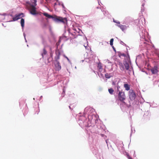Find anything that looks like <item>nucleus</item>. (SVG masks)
Returning a JSON list of instances; mask_svg holds the SVG:
<instances>
[{
	"instance_id": "f257e3e1",
	"label": "nucleus",
	"mask_w": 159,
	"mask_h": 159,
	"mask_svg": "<svg viewBox=\"0 0 159 159\" xmlns=\"http://www.w3.org/2000/svg\"><path fill=\"white\" fill-rule=\"evenodd\" d=\"M53 20L56 22H61L64 24H67V21L66 18H63L57 16H54V17L53 18Z\"/></svg>"
},
{
	"instance_id": "f03ea898",
	"label": "nucleus",
	"mask_w": 159,
	"mask_h": 159,
	"mask_svg": "<svg viewBox=\"0 0 159 159\" xmlns=\"http://www.w3.org/2000/svg\"><path fill=\"white\" fill-rule=\"evenodd\" d=\"M118 98L120 101L123 102L125 99V92L123 91H119L118 93Z\"/></svg>"
},
{
	"instance_id": "7ed1b4c3",
	"label": "nucleus",
	"mask_w": 159,
	"mask_h": 159,
	"mask_svg": "<svg viewBox=\"0 0 159 159\" xmlns=\"http://www.w3.org/2000/svg\"><path fill=\"white\" fill-rule=\"evenodd\" d=\"M129 99L131 100H134L136 98V94L134 91L133 90H130L129 92Z\"/></svg>"
},
{
	"instance_id": "20e7f679",
	"label": "nucleus",
	"mask_w": 159,
	"mask_h": 159,
	"mask_svg": "<svg viewBox=\"0 0 159 159\" xmlns=\"http://www.w3.org/2000/svg\"><path fill=\"white\" fill-rule=\"evenodd\" d=\"M34 5H31L29 7V10L30 13L32 15H35L36 14V8Z\"/></svg>"
},
{
	"instance_id": "39448f33",
	"label": "nucleus",
	"mask_w": 159,
	"mask_h": 159,
	"mask_svg": "<svg viewBox=\"0 0 159 159\" xmlns=\"http://www.w3.org/2000/svg\"><path fill=\"white\" fill-rule=\"evenodd\" d=\"M24 17L23 13H20L17 15H16L15 17L13 18V21H15Z\"/></svg>"
},
{
	"instance_id": "423d86ee",
	"label": "nucleus",
	"mask_w": 159,
	"mask_h": 159,
	"mask_svg": "<svg viewBox=\"0 0 159 159\" xmlns=\"http://www.w3.org/2000/svg\"><path fill=\"white\" fill-rule=\"evenodd\" d=\"M158 67L157 66H154L153 67L150 69L152 74H157L158 72Z\"/></svg>"
},
{
	"instance_id": "0eeeda50",
	"label": "nucleus",
	"mask_w": 159,
	"mask_h": 159,
	"mask_svg": "<svg viewBox=\"0 0 159 159\" xmlns=\"http://www.w3.org/2000/svg\"><path fill=\"white\" fill-rule=\"evenodd\" d=\"M54 64L56 70L59 71L61 70V66L59 61L56 62V63H55Z\"/></svg>"
},
{
	"instance_id": "6e6552de",
	"label": "nucleus",
	"mask_w": 159,
	"mask_h": 159,
	"mask_svg": "<svg viewBox=\"0 0 159 159\" xmlns=\"http://www.w3.org/2000/svg\"><path fill=\"white\" fill-rule=\"evenodd\" d=\"M56 56L55 57V60L56 62L59 61L58 60L60 59V53L59 51L56 52Z\"/></svg>"
},
{
	"instance_id": "1a4fd4ad",
	"label": "nucleus",
	"mask_w": 159,
	"mask_h": 159,
	"mask_svg": "<svg viewBox=\"0 0 159 159\" xmlns=\"http://www.w3.org/2000/svg\"><path fill=\"white\" fill-rule=\"evenodd\" d=\"M43 15L45 16L46 17H48V18H52L53 20V18L54 17V16H52L50 15H49L48 13H45L43 14Z\"/></svg>"
},
{
	"instance_id": "9d476101",
	"label": "nucleus",
	"mask_w": 159,
	"mask_h": 159,
	"mask_svg": "<svg viewBox=\"0 0 159 159\" xmlns=\"http://www.w3.org/2000/svg\"><path fill=\"white\" fill-rule=\"evenodd\" d=\"M124 87L125 88V90L128 91L130 89V85L128 84H124Z\"/></svg>"
},
{
	"instance_id": "9b49d317",
	"label": "nucleus",
	"mask_w": 159,
	"mask_h": 159,
	"mask_svg": "<svg viewBox=\"0 0 159 159\" xmlns=\"http://www.w3.org/2000/svg\"><path fill=\"white\" fill-rule=\"evenodd\" d=\"M118 26L123 31H124L126 29V26L125 25H119Z\"/></svg>"
},
{
	"instance_id": "f8f14e48",
	"label": "nucleus",
	"mask_w": 159,
	"mask_h": 159,
	"mask_svg": "<svg viewBox=\"0 0 159 159\" xmlns=\"http://www.w3.org/2000/svg\"><path fill=\"white\" fill-rule=\"evenodd\" d=\"M98 69L99 70V71H101L100 70H102V65L101 63H99L98 64L97 66Z\"/></svg>"
},
{
	"instance_id": "ddd939ff",
	"label": "nucleus",
	"mask_w": 159,
	"mask_h": 159,
	"mask_svg": "<svg viewBox=\"0 0 159 159\" xmlns=\"http://www.w3.org/2000/svg\"><path fill=\"white\" fill-rule=\"evenodd\" d=\"M25 20L23 18H21L20 20L21 25L22 28L24 27V26Z\"/></svg>"
},
{
	"instance_id": "4468645a",
	"label": "nucleus",
	"mask_w": 159,
	"mask_h": 159,
	"mask_svg": "<svg viewBox=\"0 0 159 159\" xmlns=\"http://www.w3.org/2000/svg\"><path fill=\"white\" fill-rule=\"evenodd\" d=\"M124 65L125 66L126 69L127 70H128L129 67V64L126 62L124 64Z\"/></svg>"
},
{
	"instance_id": "2eb2a0df",
	"label": "nucleus",
	"mask_w": 159,
	"mask_h": 159,
	"mask_svg": "<svg viewBox=\"0 0 159 159\" xmlns=\"http://www.w3.org/2000/svg\"><path fill=\"white\" fill-rule=\"evenodd\" d=\"M119 65L120 69L121 70H123L124 69V67L123 64L122 63L120 62Z\"/></svg>"
},
{
	"instance_id": "dca6fc26",
	"label": "nucleus",
	"mask_w": 159,
	"mask_h": 159,
	"mask_svg": "<svg viewBox=\"0 0 159 159\" xmlns=\"http://www.w3.org/2000/svg\"><path fill=\"white\" fill-rule=\"evenodd\" d=\"M43 52L42 53V56L43 57L44 55H46L47 53V52L45 48L43 49Z\"/></svg>"
},
{
	"instance_id": "f3484780",
	"label": "nucleus",
	"mask_w": 159,
	"mask_h": 159,
	"mask_svg": "<svg viewBox=\"0 0 159 159\" xmlns=\"http://www.w3.org/2000/svg\"><path fill=\"white\" fill-rule=\"evenodd\" d=\"M31 3H32L35 6H36L37 0H31Z\"/></svg>"
},
{
	"instance_id": "a211bd4d",
	"label": "nucleus",
	"mask_w": 159,
	"mask_h": 159,
	"mask_svg": "<svg viewBox=\"0 0 159 159\" xmlns=\"http://www.w3.org/2000/svg\"><path fill=\"white\" fill-rule=\"evenodd\" d=\"M114 91V90L112 88L108 89V92L111 94H113Z\"/></svg>"
},
{
	"instance_id": "6ab92c4d",
	"label": "nucleus",
	"mask_w": 159,
	"mask_h": 159,
	"mask_svg": "<svg viewBox=\"0 0 159 159\" xmlns=\"http://www.w3.org/2000/svg\"><path fill=\"white\" fill-rule=\"evenodd\" d=\"M114 41L113 39H111L110 41V45L111 46H112L113 45V42Z\"/></svg>"
},
{
	"instance_id": "aec40b11",
	"label": "nucleus",
	"mask_w": 159,
	"mask_h": 159,
	"mask_svg": "<svg viewBox=\"0 0 159 159\" xmlns=\"http://www.w3.org/2000/svg\"><path fill=\"white\" fill-rule=\"evenodd\" d=\"M105 76L107 78H110V76L107 73L105 75Z\"/></svg>"
},
{
	"instance_id": "412c9836",
	"label": "nucleus",
	"mask_w": 159,
	"mask_h": 159,
	"mask_svg": "<svg viewBox=\"0 0 159 159\" xmlns=\"http://www.w3.org/2000/svg\"><path fill=\"white\" fill-rule=\"evenodd\" d=\"M120 86L119 85H117V92H119V91H122L119 90V88H120Z\"/></svg>"
},
{
	"instance_id": "4be33fe9",
	"label": "nucleus",
	"mask_w": 159,
	"mask_h": 159,
	"mask_svg": "<svg viewBox=\"0 0 159 159\" xmlns=\"http://www.w3.org/2000/svg\"><path fill=\"white\" fill-rule=\"evenodd\" d=\"M127 156L128 159H133L132 157H131L129 154H127Z\"/></svg>"
},
{
	"instance_id": "5701e85b",
	"label": "nucleus",
	"mask_w": 159,
	"mask_h": 159,
	"mask_svg": "<svg viewBox=\"0 0 159 159\" xmlns=\"http://www.w3.org/2000/svg\"><path fill=\"white\" fill-rule=\"evenodd\" d=\"M127 156L128 159H133L132 157H131L129 154H127Z\"/></svg>"
},
{
	"instance_id": "b1692460",
	"label": "nucleus",
	"mask_w": 159,
	"mask_h": 159,
	"mask_svg": "<svg viewBox=\"0 0 159 159\" xmlns=\"http://www.w3.org/2000/svg\"><path fill=\"white\" fill-rule=\"evenodd\" d=\"M63 56L67 59V60H68V61H70V60L65 55H64Z\"/></svg>"
},
{
	"instance_id": "393cba45",
	"label": "nucleus",
	"mask_w": 159,
	"mask_h": 159,
	"mask_svg": "<svg viewBox=\"0 0 159 159\" xmlns=\"http://www.w3.org/2000/svg\"><path fill=\"white\" fill-rule=\"evenodd\" d=\"M113 21L116 23H117V24H119L120 23V22L119 21L118 22H116V21H115L114 20H113Z\"/></svg>"
},
{
	"instance_id": "a878e982",
	"label": "nucleus",
	"mask_w": 159,
	"mask_h": 159,
	"mask_svg": "<svg viewBox=\"0 0 159 159\" xmlns=\"http://www.w3.org/2000/svg\"><path fill=\"white\" fill-rule=\"evenodd\" d=\"M121 55L123 56H125V54H124V53H123V54H122Z\"/></svg>"
}]
</instances>
